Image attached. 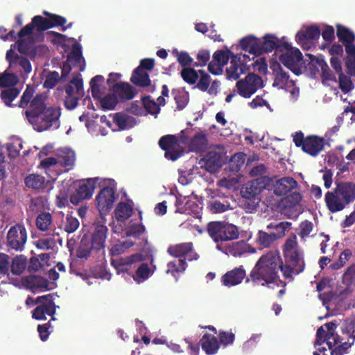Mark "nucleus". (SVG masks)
<instances>
[{
  "instance_id": "6",
  "label": "nucleus",
  "mask_w": 355,
  "mask_h": 355,
  "mask_svg": "<svg viewBox=\"0 0 355 355\" xmlns=\"http://www.w3.org/2000/svg\"><path fill=\"white\" fill-rule=\"evenodd\" d=\"M33 37V26L26 25L19 33V39L14 44V47L17 46L19 52L27 53L33 58L44 55L48 51V48L44 44L34 43Z\"/></svg>"
},
{
  "instance_id": "38",
  "label": "nucleus",
  "mask_w": 355,
  "mask_h": 355,
  "mask_svg": "<svg viewBox=\"0 0 355 355\" xmlns=\"http://www.w3.org/2000/svg\"><path fill=\"white\" fill-rule=\"evenodd\" d=\"M114 124L118 126L116 130H125L132 128L136 124V121L132 116L117 113L112 116Z\"/></svg>"
},
{
  "instance_id": "53",
  "label": "nucleus",
  "mask_w": 355,
  "mask_h": 355,
  "mask_svg": "<svg viewBox=\"0 0 355 355\" xmlns=\"http://www.w3.org/2000/svg\"><path fill=\"white\" fill-rule=\"evenodd\" d=\"M200 70H195L193 68L187 67L182 70L181 76L183 80L190 85L197 83Z\"/></svg>"
},
{
  "instance_id": "36",
  "label": "nucleus",
  "mask_w": 355,
  "mask_h": 355,
  "mask_svg": "<svg viewBox=\"0 0 355 355\" xmlns=\"http://www.w3.org/2000/svg\"><path fill=\"white\" fill-rule=\"evenodd\" d=\"M133 213L132 203L130 201L120 202L114 209V217L118 221H125Z\"/></svg>"
},
{
  "instance_id": "13",
  "label": "nucleus",
  "mask_w": 355,
  "mask_h": 355,
  "mask_svg": "<svg viewBox=\"0 0 355 355\" xmlns=\"http://www.w3.org/2000/svg\"><path fill=\"white\" fill-rule=\"evenodd\" d=\"M44 15L47 17L37 15L33 18L32 24H30L33 26V35L35 34V27H36V31L40 32L53 26H62V30L63 31L71 26V24H69L68 26H63L66 24L67 20L60 15H53L46 11L44 12Z\"/></svg>"
},
{
  "instance_id": "39",
  "label": "nucleus",
  "mask_w": 355,
  "mask_h": 355,
  "mask_svg": "<svg viewBox=\"0 0 355 355\" xmlns=\"http://www.w3.org/2000/svg\"><path fill=\"white\" fill-rule=\"evenodd\" d=\"M135 245V241L131 239H128L124 236H122L121 239H119L116 243L113 244L110 248V254L112 256H117L125 252L128 248Z\"/></svg>"
},
{
  "instance_id": "11",
  "label": "nucleus",
  "mask_w": 355,
  "mask_h": 355,
  "mask_svg": "<svg viewBox=\"0 0 355 355\" xmlns=\"http://www.w3.org/2000/svg\"><path fill=\"white\" fill-rule=\"evenodd\" d=\"M207 232L216 243L236 239L239 236V230L235 225L222 222L209 223Z\"/></svg>"
},
{
  "instance_id": "1",
  "label": "nucleus",
  "mask_w": 355,
  "mask_h": 355,
  "mask_svg": "<svg viewBox=\"0 0 355 355\" xmlns=\"http://www.w3.org/2000/svg\"><path fill=\"white\" fill-rule=\"evenodd\" d=\"M283 254L284 264L282 263L279 254L275 252L263 255L251 271L252 281L263 286L275 282L278 269H280L285 278L290 279L303 271V252L299 248L296 235L293 234L286 240Z\"/></svg>"
},
{
  "instance_id": "44",
  "label": "nucleus",
  "mask_w": 355,
  "mask_h": 355,
  "mask_svg": "<svg viewBox=\"0 0 355 355\" xmlns=\"http://www.w3.org/2000/svg\"><path fill=\"white\" fill-rule=\"evenodd\" d=\"M291 223L289 222H281L279 223H270L267 225V229L272 230V234L276 240L283 237L285 233L291 230Z\"/></svg>"
},
{
  "instance_id": "42",
  "label": "nucleus",
  "mask_w": 355,
  "mask_h": 355,
  "mask_svg": "<svg viewBox=\"0 0 355 355\" xmlns=\"http://www.w3.org/2000/svg\"><path fill=\"white\" fill-rule=\"evenodd\" d=\"M186 269V262L182 259H175L167 264L166 273L173 276L178 280L177 274L183 272Z\"/></svg>"
},
{
  "instance_id": "34",
  "label": "nucleus",
  "mask_w": 355,
  "mask_h": 355,
  "mask_svg": "<svg viewBox=\"0 0 355 355\" xmlns=\"http://www.w3.org/2000/svg\"><path fill=\"white\" fill-rule=\"evenodd\" d=\"M217 249L223 251L227 254H231L234 257L241 256L245 252H254L255 250L243 241L234 243L227 246L224 250L221 249L220 245H217Z\"/></svg>"
},
{
  "instance_id": "58",
  "label": "nucleus",
  "mask_w": 355,
  "mask_h": 355,
  "mask_svg": "<svg viewBox=\"0 0 355 355\" xmlns=\"http://www.w3.org/2000/svg\"><path fill=\"white\" fill-rule=\"evenodd\" d=\"M232 55H234V53L229 50L218 51L214 53L213 60L224 67L227 63L228 60L232 59Z\"/></svg>"
},
{
  "instance_id": "48",
  "label": "nucleus",
  "mask_w": 355,
  "mask_h": 355,
  "mask_svg": "<svg viewBox=\"0 0 355 355\" xmlns=\"http://www.w3.org/2000/svg\"><path fill=\"white\" fill-rule=\"evenodd\" d=\"M9 68L0 76V87H8L15 85L18 83V77Z\"/></svg>"
},
{
  "instance_id": "9",
  "label": "nucleus",
  "mask_w": 355,
  "mask_h": 355,
  "mask_svg": "<svg viewBox=\"0 0 355 355\" xmlns=\"http://www.w3.org/2000/svg\"><path fill=\"white\" fill-rule=\"evenodd\" d=\"M103 178H94L78 181L73 184L74 192L70 196V201L73 205L78 204L81 200L89 199L94 190L101 187Z\"/></svg>"
},
{
  "instance_id": "61",
  "label": "nucleus",
  "mask_w": 355,
  "mask_h": 355,
  "mask_svg": "<svg viewBox=\"0 0 355 355\" xmlns=\"http://www.w3.org/2000/svg\"><path fill=\"white\" fill-rule=\"evenodd\" d=\"M299 235L302 239L305 240L311 236V233L313 231V224L308 220L301 223L299 227Z\"/></svg>"
},
{
  "instance_id": "7",
  "label": "nucleus",
  "mask_w": 355,
  "mask_h": 355,
  "mask_svg": "<svg viewBox=\"0 0 355 355\" xmlns=\"http://www.w3.org/2000/svg\"><path fill=\"white\" fill-rule=\"evenodd\" d=\"M102 189L96 196V208L101 216L107 214L112 209L116 199L115 193L116 184L112 179H104L101 184Z\"/></svg>"
},
{
  "instance_id": "15",
  "label": "nucleus",
  "mask_w": 355,
  "mask_h": 355,
  "mask_svg": "<svg viewBox=\"0 0 355 355\" xmlns=\"http://www.w3.org/2000/svg\"><path fill=\"white\" fill-rule=\"evenodd\" d=\"M261 87H263L262 79L254 73H249L236 84L237 93L245 98H250L252 94Z\"/></svg>"
},
{
  "instance_id": "63",
  "label": "nucleus",
  "mask_w": 355,
  "mask_h": 355,
  "mask_svg": "<svg viewBox=\"0 0 355 355\" xmlns=\"http://www.w3.org/2000/svg\"><path fill=\"white\" fill-rule=\"evenodd\" d=\"M60 77L57 71H51L46 74L44 87L47 89L53 88L58 83Z\"/></svg>"
},
{
  "instance_id": "64",
  "label": "nucleus",
  "mask_w": 355,
  "mask_h": 355,
  "mask_svg": "<svg viewBox=\"0 0 355 355\" xmlns=\"http://www.w3.org/2000/svg\"><path fill=\"white\" fill-rule=\"evenodd\" d=\"M351 255H352V252L350 250H344L340 254L338 261L335 262L334 263H333L331 266V267L334 270H338V269L340 268L341 267H343L345 265V263L347 262V261H348V259H349Z\"/></svg>"
},
{
  "instance_id": "19",
  "label": "nucleus",
  "mask_w": 355,
  "mask_h": 355,
  "mask_svg": "<svg viewBox=\"0 0 355 355\" xmlns=\"http://www.w3.org/2000/svg\"><path fill=\"white\" fill-rule=\"evenodd\" d=\"M7 239L10 248L21 250L27 239L25 227L21 225L12 227L8 232Z\"/></svg>"
},
{
  "instance_id": "33",
  "label": "nucleus",
  "mask_w": 355,
  "mask_h": 355,
  "mask_svg": "<svg viewBox=\"0 0 355 355\" xmlns=\"http://www.w3.org/2000/svg\"><path fill=\"white\" fill-rule=\"evenodd\" d=\"M245 276V270L236 268L226 272L222 277V282L225 286H234L241 283Z\"/></svg>"
},
{
  "instance_id": "40",
  "label": "nucleus",
  "mask_w": 355,
  "mask_h": 355,
  "mask_svg": "<svg viewBox=\"0 0 355 355\" xmlns=\"http://www.w3.org/2000/svg\"><path fill=\"white\" fill-rule=\"evenodd\" d=\"M219 343L217 338L211 335H205L202 339V348L206 354L212 355L219 349Z\"/></svg>"
},
{
  "instance_id": "12",
  "label": "nucleus",
  "mask_w": 355,
  "mask_h": 355,
  "mask_svg": "<svg viewBox=\"0 0 355 355\" xmlns=\"http://www.w3.org/2000/svg\"><path fill=\"white\" fill-rule=\"evenodd\" d=\"M159 144L165 150V157L175 161L182 155L186 141L183 138L178 139L173 135H166L159 139Z\"/></svg>"
},
{
  "instance_id": "23",
  "label": "nucleus",
  "mask_w": 355,
  "mask_h": 355,
  "mask_svg": "<svg viewBox=\"0 0 355 355\" xmlns=\"http://www.w3.org/2000/svg\"><path fill=\"white\" fill-rule=\"evenodd\" d=\"M176 212L182 214H199L202 209L199 200L194 196L176 198Z\"/></svg>"
},
{
  "instance_id": "30",
  "label": "nucleus",
  "mask_w": 355,
  "mask_h": 355,
  "mask_svg": "<svg viewBox=\"0 0 355 355\" xmlns=\"http://www.w3.org/2000/svg\"><path fill=\"white\" fill-rule=\"evenodd\" d=\"M153 259H151L150 264L141 263L139 265L135 272L132 274V279L137 283L141 284L150 278L156 270V266L153 263Z\"/></svg>"
},
{
  "instance_id": "31",
  "label": "nucleus",
  "mask_w": 355,
  "mask_h": 355,
  "mask_svg": "<svg viewBox=\"0 0 355 355\" xmlns=\"http://www.w3.org/2000/svg\"><path fill=\"white\" fill-rule=\"evenodd\" d=\"M324 144L322 138L317 136L307 137L304 141L302 150L312 156H316L323 149Z\"/></svg>"
},
{
  "instance_id": "60",
  "label": "nucleus",
  "mask_w": 355,
  "mask_h": 355,
  "mask_svg": "<svg viewBox=\"0 0 355 355\" xmlns=\"http://www.w3.org/2000/svg\"><path fill=\"white\" fill-rule=\"evenodd\" d=\"M19 91L15 88L5 89L1 94V98L8 106L11 105V102L18 96Z\"/></svg>"
},
{
  "instance_id": "51",
  "label": "nucleus",
  "mask_w": 355,
  "mask_h": 355,
  "mask_svg": "<svg viewBox=\"0 0 355 355\" xmlns=\"http://www.w3.org/2000/svg\"><path fill=\"white\" fill-rule=\"evenodd\" d=\"M26 267V259L23 255L15 257L10 266L11 271L15 275H20Z\"/></svg>"
},
{
  "instance_id": "16",
  "label": "nucleus",
  "mask_w": 355,
  "mask_h": 355,
  "mask_svg": "<svg viewBox=\"0 0 355 355\" xmlns=\"http://www.w3.org/2000/svg\"><path fill=\"white\" fill-rule=\"evenodd\" d=\"M320 28L318 25H312L302 28L295 35V41L302 48L308 49L312 41L319 39Z\"/></svg>"
},
{
  "instance_id": "8",
  "label": "nucleus",
  "mask_w": 355,
  "mask_h": 355,
  "mask_svg": "<svg viewBox=\"0 0 355 355\" xmlns=\"http://www.w3.org/2000/svg\"><path fill=\"white\" fill-rule=\"evenodd\" d=\"M104 77L101 75L94 76L90 81L92 96L99 101L101 107L105 110H112L118 103V97L113 88L112 92L105 94V87L103 86Z\"/></svg>"
},
{
  "instance_id": "2",
  "label": "nucleus",
  "mask_w": 355,
  "mask_h": 355,
  "mask_svg": "<svg viewBox=\"0 0 355 355\" xmlns=\"http://www.w3.org/2000/svg\"><path fill=\"white\" fill-rule=\"evenodd\" d=\"M33 93V88L28 86L21 98L19 103L21 107H25L30 102L28 110L25 112L27 120L33 128L38 132L51 128L57 129L60 126V109L47 107L46 96L44 94L37 95L31 101Z\"/></svg>"
},
{
  "instance_id": "45",
  "label": "nucleus",
  "mask_w": 355,
  "mask_h": 355,
  "mask_svg": "<svg viewBox=\"0 0 355 355\" xmlns=\"http://www.w3.org/2000/svg\"><path fill=\"white\" fill-rule=\"evenodd\" d=\"M336 28L337 37L343 44L355 42V35L349 28L341 24H337Z\"/></svg>"
},
{
  "instance_id": "55",
  "label": "nucleus",
  "mask_w": 355,
  "mask_h": 355,
  "mask_svg": "<svg viewBox=\"0 0 355 355\" xmlns=\"http://www.w3.org/2000/svg\"><path fill=\"white\" fill-rule=\"evenodd\" d=\"M302 196L300 193L295 189L282 200V203L286 207L291 208L297 205L301 201Z\"/></svg>"
},
{
  "instance_id": "54",
  "label": "nucleus",
  "mask_w": 355,
  "mask_h": 355,
  "mask_svg": "<svg viewBox=\"0 0 355 355\" xmlns=\"http://www.w3.org/2000/svg\"><path fill=\"white\" fill-rule=\"evenodd\" d=\"M45 180L44 177L31 174L26 178V184L28 187L38 189H41L44 186Z\"/></svg>"
},
{
  "instance_id": "27",
  "label": "nucleus",
  "mask_w": 355,
  "mask_h": 355,
  "mask_svg": "<svg viewBox=\"0 0 355 355\" xmlns=\"http://www.w3.org/2000/svg\"><path fill=\"white\" fill-rule=\"evenodd\" d=\"M168 252L176 259H182V257H184V261L196 260L198 257V254L192 250L191 243L172 245L168 248Z\"/></svg>"
},
{
  "instance_id": "49",
  "label": "nucleus",
  "mask_w": 355,
  "mask_h": 355,
  "mask_svg": "<svg viewBox=\"0 0 355 355\" xmlns=\"http://www.w3.org/2000/svg\"><path fill=\"white\" fill-rule=\"evenodd\" d=\"M173 95L177 103L178 108L183 109L189 101V93L184 89H175L173 90Z\"/></svg>"
},
{
  "instance_id": "26",
  "label": "nucleus",
  "mask_w": 355,
  "mask_h": 355,
  "mask_svg": "<svg viewBox=\"0 0 355 355\" xmlns=\"http://www.w3.org/2000/svg\"><path fill=\"white\" fill-rule=\"evenodd\" d=\"M220 82L214 80L211 82L210 76L203 70H200L196 88L202 92H207L210 95H216L220 88Z\"/></svg>"
},
{
  "instance_id": "4",
  "label": "nucleus",
  "mask_w": 355,
  "mask_h": 355,
  "mask_svg": "<svg viewBox=\"0 0 355 355\" xmlns=\"http://www.w3.org/2000/svg\"><path fill=\"white\" fill-rule=\"evenodd\" d=\"M108 229L105 225V220L102 216L101 219L94 223L90 239H83L77 251V256L80 258H87L92 250H100L105 247Z\"/></svg>"
},
{
  "instance_id": "62",
  "label": "nucleus",
  "mask_w": 355,
  "mask_h": 355,
  "mask_svg": "<svg viewBox=\"0 0 355 355\" xmlns=\"http://www.w3.org/2000/svg\"><path fill=\"white\" fill-rule=\"evenodd\" d=\"M80 223L78 220L72 216H67L66 220L64 223V230L68 233L74 232L79 227Z\"/></svg>"
},
{
  "instance_id": "10",
  "label": "nucleus",
  "mask_w": 355,
  "mask_h": 355,
  "mask_svg": "<svg viewBox=\"0 0 355 355\" xmlns=\"http://www.w3.org/2000/svg\"><path fill=\"white\" fill-rule=\"evenodd\" d=\"M325 327L327 331L323 327H320L317 331L316 349L313 355H327V349L322 346L325 342L329 349L338 343V337L335 334L336 324L331 322L325 324Z\"/></svg>"
},
{
  "instance_id": "25",
  "label": "nucleus",
  "mask_w": 355,
  "mask_h": 355,
  "mask_svg": "<svg viewBox=\"0 0 355 355\" xmlns=\"http://www.w3.org/2000/svg\"><path fill=\"white\" fill-rule=\"evenodd\" d=\"M144 259V257L141 253H136L129 257L123 258H116L112 260V264L116 269L117 272H128L137 263Z\"/></svg>"
},
{
  "instance_id": "59",
  "label": "nucleus",
  "mask_w": 355,
  "mask_h": 355,
  "mask_svg": "<svg viewBox=\"0 0 355 355\" xmlns=\"http://www.w3.org/2000/svg\"><path fill=\"white\" fill-rule=\"evenodd\" d=\"M320 35L327 44H331L335 40V31L333 26L324 24L320 28Z\"/></svg>"
},
{
  "instance_id": "32",
  "label": "nucleus",
  "mask_w": 355,
  "mask_h": 355,
  "mask_svg": "<svg viewBox=\"0 0 355 355\" xmlns=\"http://www.w3.org/2000/svg\"><path fill=\"white\" fill-rule=\"evenodd\" d=\"M260 38L250 35L243 37L239 42L242 50L254 56L260 55Z\"/></svg>"
},
{
  "instance_id": "35",
  "label": "nucleus",
  "mask_w": 355,
  "mask_h": 355,
  "mask_svg": "<svg viewBox=\"0 0 355 355\" xmlns=\"http://www.w3.org/2000/svg\"><path fill=\"white\" fill-rule=\"evenodd\" d=\"M71 64H78V69L83 71L85 69V61L81 53L78 50H74L67 58V63L63 66L62 76H65L71 70Z\"/></svg>"
},
{
  "instance_id": "18",
  "label": "nucleus",
  "mask_w": 355,
  "mask_h": 355,
  "mask_svg": "<svg viewBox=\"0 0 355 355\" xmlns=\"http://www.w3.org/2000/svg\"><path fill=\"white\" fill-rule=\"evenodd\" d=\"M268 178L262 177L257 180H254L251 182L250 187L246 189L249 190V195L252 197L251 199H248L246 203L248 206L245 207L247 211L252 212L259 205V198L257 196L261 191L266 187Z\"/></svg>"
},
{
  "instance_id": "56",
  "label": "nucleus",
  "mask_w": 355,
  "mask_h": 355,
  "mask_svg": "<svg viewBox=\"0 0 355 355\" xmlns=\"http://www.w3.org/2000/svg\"><path fill=\"white\" fill-rule=\"evenodd\" d=\"M52 223L51 215L49 213H42L38 215L36 220V225L38 229L46 231L49 229Z\"/></svg>"
},
{
  "instance_id": "50",
  "label": "nucleus",
  "mask_w": 355,
  "mask_h": 355,
  "mask_svg": "<svg viewBox=\"0 0 355 355\" xmlns=\"http://www.w3.org/2000/svg\"><path fill=\"white\" fill-rule=\"evenodd\" d=\"M275 241L276 239L272 232L268 234L260 230L257 234L256 242L263 248L269 247Z\"/></svg>"
},
{
  "instance_id": "22",
  "label": "nucleus",
  "mask_w": 355,
  "mask_h": 355,
  "mask_svg": "<svg viewBox=\"0 0 355 355\" xmlns=\"http://www.w3.org/2000/svg\"><path fill=\"white\" fill-rule=\"evenodd\" d=\"M11 46L10 50L6 53V60L9 62V69L13 71H19L21 73H29L31 70V64L28 59L24 57H19L16 55L12 47Z\"/></svg>"
},
{
  "instance_id": "37",
  "label": "nucleus",
  "mask_w": 355,
  "mask_h": 355,
  "mask_svg": "<svg viewBox=\"0 0 355 355\" xmlns=\"http://www.w3.org/2000/svg\"><path fill=\"white\" fill-rule=\"evenodd\" d=\"M246 70L247 69L232 55L230 66L226 70L227 77L230 80H236L241 75L244 73Z\"/></svg>"
},
{
  "instance_id": "5",
  "label": "nucleus",
  "mask_w": 355,
  "mask_h": 355,
  "mask_svg": "<svg viewBox=\"0 0 355 355\" xmlns=\"http://www.w3.org/2000/svg\"><path fill=\"white\" fill-rule=\"evenodd\" d=\"M355 199V184L351 182L340 184L334 192H327L326 204L331 212H336Z\"/></svg>"
},
{
  "instance_id": "41",
  "label": "nucleus",
  "mask_w": 355,
  "mask_h": 355,
  "mask_svg": "<svg viewBox=\"0 0 355 355\" xmlns=\"http://www.w3.org/2000/svg\"><path fill=\"white\" fill-rule=\"evenodd\" d=\"M113 92L116 94L118 98L131 99L134 96L132 87L125 83H116L112 86Z\"/></svg>"
},
{
  "instance_id": "24",
  "label": "nucleus",
  "mask_w": 355,
  "mask_h": 355,
  "mask_svg": "<svg viewBox=\"0 0 355 355\" xmlns=\"http://www.w3.org/2000/svg\"><path fill=\"white\" fill-rule=\"evenodd\" d=\"M284 42H288L285 37L279 39L274 34H266L260 38V55L263 53L271 52L275 49L279 53L283 48Z\"/></svg>"
},
{
  "instance_id": "20",
  "label": "nucleus",
  "mask_w": 355,
  "mask_h": 355,
  "mask_svg": "<svg viewBox=\"0 0 355 355\" xmlns=\"http://www.w3.org/2000/svg\"><path fill=\"white\" fill-rule=\"evenodd\" d=\"M271 68L275 73V80L272 84L274 87L289 91L293 94L295 92L298 93V90H296L294 87V82L289 79L288 76L286 72L283 71L279 64H273Z\"/></svg>"
},
{
  "instance_id": "17",
  "label": "nucleus",
  "mask_w": 355,
  "mask_h": 355,
  "mask_svg": "<svg viewBox=\"0 0 355 355\" xmlns=\"http://www.w3.org/2000/svg\"><path fill=\"white\" fill-rule=\"evenodd\" d=\"M37 302H40L33 311V318L35 320H42L46 318V315H52L55 312V306L53 301L52 295H46L37 298Z\"/></svg>"
},
{
  "instance_id": "3",
  "label": "nucleus",
  "mask_w": 355,
  "mask_h": 355,
  "mask_svg": "<svg viewBox=\"0 0 355 355\" xmlns=\"http://www.w3.org/2000/svg\"><path fill=\"white\" fill-rule=\"evenodd\" d=\"M75 162L74 151L64 147L57 150L55 157H49L42 159L40 167L52 179H55L59 174L72 168Z\"/></svg>"
},
{
  "instance_id": "52",
  "label": "nucleus",
  "mask_w": 355,
  "mask_h": 355,
  "mask_svg": "<svg viewBox=\"0 0 355 355\" xmlns=\"http://www.w3.org/2000/svg\"><path fill=\"white\" fill-rule=\"evenodd\" d=\"M9 156L15 157L19 155L20 150L22 148L21 140L16 137H13L6 145Z\"/></svg>"
},
{
  "instance_id": "57",
  "label": "nucleus",
  "mask_w": 355,
  "mask_h": 355,
  "mask_svg": "<svg viewBox=\"0 0 355 355\" xmlns=\"http://www.w3.org/2000/svg\"><path fill=\"white\" fill-rule=\"evenodd\" d=\"M142 103L148 113L155 115L157 114L160 108L158 102L155 103L150 96H146L142 98Z\"/></svg>"
},
{
  "instance_id": "47",
  "label": "nucleus",
  "mask_w": 355,
  "mask_h": 355,
  "mask_svg": "<svg viewBox=\"0 0 355 355\" xmlns=\"http://www.w3.org/2000/svg\"><path fill=\"white\" fill-rule=\"evenodd\" d=\"M131 81L139 86H147L150 83L148 74L144 69L140 67L134 71L131 77Z\"/></svg>"
},
{
  "instance_id": "29",
  "label": "nucleus",
  "mask_w": 355,
  "mask_h": 355,
  "mask_svg": "<svg viewBox=\"0 0 355 355\" xmlns=\"http://www.w3.org/2000/svg\"><path fill=\"white\" fill-rule=\"evenodd\" d=\"M21 284L34 293L49 289L48 281L44 278L35 275L23 277Z\"/></svg>"
},
{
  "instance_id": "14",
  "label": "nucleus",
  "mask_w": 355,
  "mask_h": 355,
  "mask_svg": "<svg viewBox=\"0 0 355 355\" xmlns=\"http://www.w3.org/2000/svg\"><path fill=\"white\" fill-rule=\"evenodd\" d=\"M279 53V60L284 66L293 71L298 69L302 60V55L298 49L293 47L288 42H284Z\"/></svg>"
},
{
  "instance_id": "43",
  "label": "nucleus",
  "mask_w": 355,
  "mask_h": 355,
  "mask_svg": "<svg viewBox=\"0 0 355 355\" xmlns=\"http://www.w3.org/2000/svg\"><path fill=\"white\" fill-rule=\"evenodd\" d=\"M67 95L82 96L83 94V80L79 75L73 77L66 88Z\"/></svg>"
},
{
  "instance_id": "21",
  "label": "nucleus",
  "mask_w": 355,
  "mask_h": 355,
  "mask_svg": "<svg viewBox=\"0 0 355 355\" xmlns=\"http://www.w3.org/2000/svg\"><path fill=\"white\" fill-rule=\"evenodd\" d=\"M145 227L142 223V217L141 214L137 218L131 219L125 226L123 229L124 236L128 239H131L135 241L141 239L144 237L145 234Z\"/></svg>"
},
{
  "instance_id": "28",
  "label": "nucleus",
  "mask_w": 355,
  "mask_h": 355,
  "mask_svg": "<svg viewBox=\"0 0 355 355\" xmlns=\"http://www.w3.org/2000/svg\"><path fill=\"white\" fill-rule=\"evenodd\" d=\"M273 192L277 196H284L298 189V183L291 177H284L272 183Z\"/></svg>"
},
{
  "instance_id": "46",
  "label": "nucleus",
  "mask_w": 355,
  "mask_h": 355,
  "mask_svg": "<svg viewBox=\"0 0 355 355\" xmlns=\"http://www.w3.org/2000/svg\"><path fill=\"white\" fill-rule=\"evenodd\" d=\"M207 144L206 135L202 132L196 134L189 143V149L191 151L199 152L203 150Z\"/></svg>"
}]
</instances>
